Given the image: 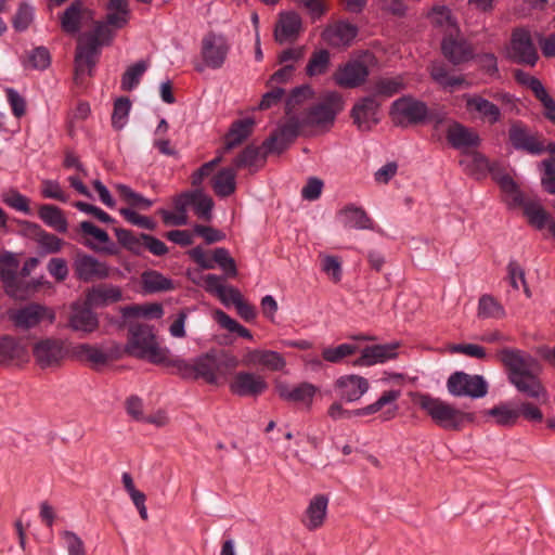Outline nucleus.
<instances>
[{
  "instance_id": "obj_47",
  "label": "nucleus",
  "mask_w": 555,
  "mask_h": 555,
  "mask_svg": "<svg viewBox=\"0 0 555 555\" xmlns=\"http://www.w3.org/2000/svg\"><path fill=\"white\" fill-rule=\"evenodd\" d=\"M360 348L356 344H341L336 347H326L322 350V357L331 363H339L345 358L354 354Z\"/></svg>"
},
{
  "instance_id": "obj_8",
  "label": "nucleus",
  "mask_w": 555,
  "mask_h": 555,
  "mask_svg": "<svg viewBox=\"0 0 555 555\" xmlns=\"http://www.w3.org/2000/svg\"><path fill=\"white\" fill-rule=\"evenodd\" d=\"M509 56L519 64L534 66L538 59V50L533 43L530 31L526 28H516L512 33Z\"/></svg>"
},
{
  "instance_id": "obj_27",
  "label": "nucleus",
  "mask_w": 555,
  "mask_h": 555,
  "mask_svg": "<svg viewBox=\"0 0 555 555\" xmlns=\"http://www.w3.org/2000/svg\"><path fill=\"white\" fill-rule=\"evenodd\" d=\"M46 317H49L50 320L53 318L44 307L36 304L28 305L12 313L14 323L24 328L37 325Z\"/></svg>"
},
{
  "instance_id": "obj_24",
  "label": "nucleus",
  "mask_w": 555,
  "mask_h": 555,
  "mask_svg": "<svg viewBox=\"0 0 555 555\" xmlns=\"http://www.w3.org/2000/svg\"><path fill=\"white\" fill-rule=\"evenodd\" d=\"M397 345H373L361 350V356L354 361V365L371 366L384 363L396 357Z\"/></svg>"
},
{
  "instance_id": "obj_34",
  "label": "nucleus",
  "mask_w": 555,
  "mask_h": 555,
  "mask_svg": "<svg viewBox=\"0 0 555 555\" xmlns=\"http://www.w3.org/2000/svg\"><path fill=\"white\" fill-rule=\"evenodd\" d=\"M276 389L281 398L294 402H310L315 393V387L309 383H302L296 387L280 384Z\"/></svg>"
},
{
  "instance_id": "obj_35",
  "label": "nucleus",
  "mask_w": 555,
  "mask_h": 555,
  "mask_svg": "<svg viewBox=\"0 0 555 555\" xmlns=\"http://www.w3.org/2000/svg\"><path fill=\"white\" fill-rule=\"evenodd\" d=\"M344 225L354 229H373V221L366 212L354 205H348L339 211Z\"/></svg>"
},
{
  "instance_id": "obj_60",
  "label": "nucleus",
  "mask_w": 555,
  "mask_h": 555,
  "mask_svg": "<svg viewBox=\"0 0 555 555\" xmlns=\"http://www.w3.org/2000/svg\"><path fill=\"white\" fill-rule=\"evenodd\" d=\"M312 96V90L309 86H302L293 90L286 100V114L293 115L296 106L302 101Z\"/></svg>"
},
{
  "instance_id": "obj_55",
  "label": "nucleus",
  "mask_w": 555,
  "mask_h": 555,
  "mask_svg": "<svg viewBox=\"0 0 555 555\" xmlns=\"http://www.w3.org/2000/svg\"><path fill=\"white\" fill-rule=\"evenodd\" d=\"M130 105L127 98H120L115 102L112 114V125L115 129H121L125 126Z\"/></svg>"
},
{
  "instance_id": "obj_2",
  "label": "nucleus",
  "mask_w": 555,
  "mask_h": 555,
  "mask_svg": "<svg viewBox=\"0 0 555 555\" xmlns=\"http://www.w3.org/2000/svg\"><path fill=\"white\" fill-rule=\"evenodd\" d=\"M492 176L496 183L500 185L501 190L506 195L508 205L514 207H522L524 215L527 217L531 225L541 230L548 223L550 215L542 208L539 203L527 198L508 173L502 171H493Z\"/></svg>"
},
{
  "instance_id": "obj_42",
  "label": "nucleus",
  "mask_w": 555,
  "mask_h": 555,
  "mask_svg": "<svg viewBox=\"0 0 555 555\" xmlns=\"http://www.w3.org/2000/svg\"><path fill=\"white\" fill-rule=\"evenodd\" d=\"M405 87L404 80L401 76L391 77V78H380L378 79L373 89V95L377 99L380 98H390Z\"/></svg>"
},
{
  "instance_id": "obj_9",
  "label": "nucleus",
  "mask_w": 555,
  "mask_h": 555,
  "mask_svg": "<svg viewBox=\"0 0 555 555\" xmlns=\"http://www.w3.org/2000/svg\"><path fill=\"white\" fill-rule=\"evenodd\" d=\"M343 109V99L337 92H328L323 100L310 107L301 118L305 125H325L334 120Z\"/></svg>"
},
{
  "instance_id": "obj_15",
  "label": "nucleus",
  "mask_w": 555,
  "mask_h": 555,
  "mask_svg": "<svg viewBox=\"0 0 555 555\" xmlns=\"http://www.w3.org/2000/svg\"><path fill=\"white\" fill-rule=\"evenodd\" d=\"M75 275L83 282L102 280L108 276V268L94 257L78 253L73 263Z\"/></svg>"
},
{
  "instance_id": "obj_26",
  "label": "nucleus",
  "mask_w": 555,
  "mask_h": 555,
  "mask_svg": "<svg viewBox=\"0 0 555 555\" xmlns=\"http://www.w3.org/2000/svg\"><path fill=\"white\" fill-rule=\"evenodd\" d=\"M246 365H262L270 371H280L285 366L284 358L272 350H249L244 359Z\"/></svg>"
},
{
  "instance_id": "obj_41",
  "label": "nucleus",
  "mask_w": 555,
  "mask_h": 555,
  "mask_svg": "<svg viewBox=\"0 0 555 555\" xmlns=\"http://www.w3.org/2000/svg\"><path fill=\"white\" fill-rule=\"evenodd\" d=\"M26 357L25 348L11 337L0 338V363L17 360L22 361Z\"/></svg>"
},
{
  "instance_id": "obj_37",
  "label": "nucleus",
  "mask_w": 555,
  "mask_h": 555,
  "mask_svg": "<svg viewBox=\"0 0 555 555\" xmlns=\"http://www.w3.org/2000/svg\"><path fill=\"white\" fill-rule=\"evenodd\" d=\"M85 9L80 1H74L61 16L62 29L67 34H76L81 29Z\"/></svg>"
},
{
  "instance_id": "obj_20",
  "label": "nucleus",
  "mask_w": 555,
  "mask_h": 555,
  "mask_svg": "<svg viewBox=\"0 0 555 555\" xmlns=\"http://www.w3.org/2000/svg\"><path fill=\"white\" fill-rule=\"evenodd\" d=\"M369 76L364 61H352L340 67L335 74L336 82L341 87L354 88L363 83Z\"/></svg>"
},
{
  "instance_id": "obj_62",
  "label": "nucleus",
  "mask_w": 555,
  "mask_h": 555,
  "mask_svg": "<svg viewBox=\"0 0 555 555\" xmlns=\"http://www.w3.org/2000/svg\"><path fill=\"white\" fill-rule=\"evenodd\" d=\"M124 315L126 318L130 317H151V318H160L163 315V308L160 305L153 304L146 307L132 306L125 308Z\"/></svg>"
},
{
  "instance_id": "obj_23",
  "label": "nucleus",
  "mask_w": 555,
  "mask_h": 555,
  "mask_svg": "<svg viewBox=\"0 0 555 555\" xmlns=\"http://www.w3.org/2000/svg\"><path fill=\"white\" fill-rule=\"evenodd\" d=\"M430 76L435 82L448 92H454L469 86L464 76L451 74L449 68L441 63L431 65Z\"/></svg>"
},
{
  "instance_id": "obj_51",
  "label": "nucleus",
  "mask_w": 555,
  "mask_h": 555,
  "mask_svg": "<svg viewBox=\"0 0 555 555\" xmlns=\"http://www.w3.org/2000/svg\"><path fill=\"white\" fill-rule=\"evenodd\" d=\"M147 69V64L143 61L135 63L134 65L128 67L121 78V88L125 91H131L134 89L139 82L145 70Z\"/></svg>"
},
{
  "instance_id": "obj_31",
  "label": "nucleus",
  "mask_w": 555,
  "mask_h": 555,
  "mask_svg": "<svg viewBox=\"0 0 555 555\" xmlns=\"http://www.w3.org/2000/svg\"><path fill=\"white\" fill-rule=\"evenodd\" d=\"M17 264L13 260L5 261L1 270V278L7 294L15 299H24L27 296V288L23 287L16 273Z\"/></svg>"
},
{
  "instance_id": "obj_3",
  "label": "nucleus",
  "mask_w": 555,
  "mask_h": 555,
  "mask_svg": "<svg viewBox=\"0 0 555 555\" xmlns=\"http://www.w3.org/2000/svg\"><path fill=\"white\" fill-rule=\"evenodd\" d=\"M414 402L424 410L437 425L446 429H459L465 418V413L439 398H434L429 395H417Z\"/></svg>"
},
{
  "instance_id": "obj_57",
  "label": "nucleus",
  "mask_w": 555,
  "mask_h": 555,
  "mask_svg": "<svg viewBox=\"0 0 555 555\" xmlns=\"http://www.w3.org/2000/svg\"><path fill=\"white\" fill-rule=\"evenodd\" d=\"M298 8L305 10L312 20L325 14L327 7L325 0H294Z\"/></svg>"
},
{
  "instance_id": "obj_22",
  "label": "nucleus",
  "mask_w": 555,
  "mask_h": 555,
  "mask_svg": "<svg viewBox=\"0 0 555 555\" xmlns=\"http://www.w3.org/2000/svg\"><path fill=\"white\" fill-rule=\"evenodd\" d=\"M336 388L341 399L352 402L367 391L369 382L359 375H346L337 379Z\"/></svg>"
},
{
  "instance_id": "obj_19",
  "label": "nucleus",
  "mask_w": 555,
  "mask_h": 555,
  "mask_svg": "<svg viewBox=\"0 0 555 555\" xmlns=\"http://www.w3.org/2000/svg\"><path fill=\"white\" fill-rule=\"evenodd\" d=\"M379 102L375 95L371 94L361 99L352 108V117L360 130H370L372 125L378 122L376 117Z\"/></svg>"
},
{
  "instance_id": "obj_64",
  "label": "nucleus",
  "mask_w": 555,
  "mask_h": 555,
  "mask_svg": "<svg viewBox=\"0 0 555 555\" xmlns=\"http://www.w3.org/2000/svg\"><path fill=\"white\" fill-rule=\"evenodd\" d=\"M304 125L305 124L302 119L299 117L295 115H288L287 121L281 128H279L278 131L282 134V137L293 142Z\"/></svg>"
},
{
  "instance_id": "obj_40",
  "label": "nucleus",
  "mask_w": 555,
  "mask_h": 555,
  "mask_svg": "<svg viewBox=\"0 0 555 555\" xmlns=\"http://www.w3.org/2000/svg\"><path fill=\"white\" fill-rule=\"evenodd\" d=\"M255 121L251 118H245L233 122L225 141V150H232L240 145L250 133Z\"/></svg>"
},
{
  "instance_id": "obj_48",
  "label": "nucleus",
  "mask_w": 555,
  "mask_h": 555,
  "mask_svg": "<svg viewBox=\"0 0 555 555\" xmlns=\"http://www.w3.org/2000/svg\"><path fill=\"white\" fill-rule=\"evenodd\" d=\"M490 415L502 426L514 425L520 416L519 409L512 404H501L490 410Z\"/></svg>"
},
{
  "instance_id": "obj_7",
  "label": "nucleus",
  "mask_w": 555,
  "mask_h": 555,
  "mask_svg": "<svg viewBox=\"0 0 555 555\" xmlns=\"http://www.w3.org/2000/svg\"><path fill=\"white\" fill-rule=\"evenodd\" d=\"M73 353L77 359L89 362L91 365L95 366L121 358L122 347L115 341L104 344L101 347L79 344L74 347Z\"/></svg>"
},
{
  "instance_id": "obj_4",
  "label": "nucleus",
  "mask_w": 555,
  "mask_h": 555,
  "mask_svg": "<svg viewBox=\"0 0 555 555\" xmlns=\"http://www.w3.org/2000/svg\"><path fill=\"white\" fill-rule=\"evenodd\" d=\"M168 367L176 369V372L183 378H203L206 383L218 385L220 383L215 353H205L189 363L180 358L168 360Z\"/></svg>"
},
{
  "instance_id": "obj_10",
  "label": "nucleus",
  "mask_w": 555,
  "mask_h": 555,
  "mask_svg": "<svg viewBox=\"0 0 555 555\" xmlns=\"http://www.w3.org/2000/svg\"><path fill=\"white\" fill-rule=\"evenodd\" d=\"M448 390L453 396H469L481 398L487 395L488 385L479 375H469L464 372L453 373L447 383Z\"/></svg>"
},
{
  "instance_id": "obj_46",
  "label": "nucleus",
  "mask_w": 555,
  "mask_h": 555,
  "mask_svg": "<svg viewBox=\"0 0 555 555\" xmlns=\"http://www.w3.org/2000/svg\"><path fill=\"white\" fill-rule=\"evenodd\" d=\"M116 191L119 194L120 198L124 199L129 206L133 208L147 210L153 205V201L134 192L128 185L117 184Z\"/></svg>"
},
{
  "instance_id": "obj_52",
  "label": "nucleus",
  "mask_w": 555,
  "mask_h": 555,
  "mask_svg": "<svg viewBox=\"0 0 555 555\" xmlns=\"http://www.w3.org/2000/svg\"><path fill=\"white\" fill-rule=\"evenodd\" d=\"M433 24L446 29V34L450 30L457 31L459 27L455 20L451 16L450 11L444 7H436L429 14Z\"/></svg>"
},
{
  "instance_id": "obj_45",
  "label": "nucleus",
  "mask_w": 555,
  "mask_h": 555,
  "mask_svg": "<svg viewBox=\"0 0 555 555\" xmlns=\"http://www.w3.org/2000/svg\"><path fill=\"white\" fill-rule=\"evenodd\" d=\"M142 284L145 291L155 293L169 291L173 287L171 280L157 271H147L142 274Z\"/></svg>"
},
{
  "instance_id": "obj_49",
  "label": "nucleus",
  "mask_w": 555,
  "mask_h": 555,
  "mask_svg": "<svg viewBox=\"0 0 555 555\" xmlns=\"http://www.w3.org/2000/svg\"><path fill=\"white\" fill-rule=\"evenodd\" d=\"M51 63V56L47 48L37 47L33 49L24 61V65L27 68L37 70L46 69Z\"/></svg>"
},
{
  "instance_id": "obj_59",
  "label": "nucleus",
  "mask_w": 555,
  "mask_h": 555,
  "mask_svg": "<svg viewBox=\"0 0 555 555\" xmlns=\"http://www.w3.org/2000/svg\"><path fill=\"white\" fill-rule=\"evenodd\" d=\"M479 314L485 318H500L503 314V309L493 297L483 295L479 299Z\"/></svg>"
},
{
  "instance_id": "obj_33",
  "label": "nucleus",
  "mask_w": 555,
  "mask_h": 555,
  "mask_svg": "<svg viewBox=\"0 0 555 555\" xmlns=\"http://www.w3.org/2000/svg\"><path fill=\"white\" fill-rule=\"evenodd\" d=\"M357 27L350 23L338 22L324 31V38L331 46H348L357 36Z\"/></svg>"
},
{
  "instance_id": "obj_11",
  "label": "nucleus",
  "mask_w": 555,
  "mask_h": 555,
  "mask_svg": "<svg viewBox=\"0 0 555 555\" xmlns=\"http://www.w3.org/2000/svg\"><path fill=\"white\" fill-rule=\"evenodd\" d=\"M230 44L222 35L210 33L202 40V59L209 68H220L227 59Z\"/></svg>"
},
{
  "instance_id": "obj_63",
  "label": "nucleus",
  "mask_w": 555,
  "mask_h": 555,
  "mask_svg": "<svg viewBox=\"0 0 555 555\" xmlns=\"http://www.w3.org/2000/svg\"><path fill=\"white\" fill-rule=\"evenodd\" d=\"M214 262L218 263L229 276L236 275V267L234 260L229 256L224 248H216L212 253Z\"/></svg>"
},
{
  "instance_id": "obj_6",
  "label": "nucleus",
  "mask_w": 555,
  "mask_h": 555,
  "mask_svg": "<svg viewBox=\"0 0 555 555\" xmlns=\"http://www.w3.org/2000/svg\"><path fill=\"white\" fill-rule=\"evenodd\" d=\"M508 140L514 149L528 154L540 155L546 151L542 135L538 132H532L518 120L511 124Z\"/></svg>"
},
{
  "instance_id": "obj_38",
  "label": "nucleus",
  "mask_w": 555,
  "mask_h": 555,
  "mask_svg": "<svg viewBox=\"0 0 555 555\" xmlns=\"http://www.w3.org/2000/svg\"><path fill=\"white\" fill-rule=\"evenodd\" d=\"M39 218L50 228L60 233H65L68 228V222L63 211L54 205L43 204L39 206Z\"/></svg>"
},
{
  "instance_id": "obj_53",
  "label": "nucleus",
  "mask_w": 555,
  "mask_h": 555,
  "mask_svg": "<svg viewBox=\"0 0 555 555\" xmlns=\"http://www.w3.org/2000/svg\"><path fill=\"white\" fill-rule=\"evenodd\" d=\"M34 18V9L27 2H22L15 13L12 23L13 27L17 31L26 30L31 24Z\"/></svg>"
},
{
  "instance_id": "obj_29",
  "label": "nucleus",
  "mask_w": 555,
  "mask_h": 555,
  "mask_svg": "<svg viewBox=\"0 0 555 555\" xmlns=\"http://www.w3.org/2000/svg\"><path fill=\"white\" fill-rule=\"evenodd\" d=\"M447 139L455 149L475 147L479 144V137L477 133L459 122H452L449 125Z\"/></svg>"
},
{
  "instance_id": "obj_43",
  "label": "nucleus",
  "mask_w": 555,
  "mask_h": 555,
  "mask_svg": "<svg viewBox=\"0 0 555 555\" xmlns=\"http://www.w3.org/2000/svg\"><path fill=\"white\" fill-rule=\"evenodd\" d=\"M268 153L261 147L247 146L234 160L235 168L258 167L262 163Z\"/></svg>"
},
{
  "instance_id": "obj_1",
  "label": "nucleus",
  "mask_w": 555,
  "mask_h": 555,
  "mask_svg": "<svg viewBox=\"0 0 555 555\" xmlns=\"http://www.w3.org/2000/svg\"><path fill=\"white\" fill-rule=\"evenodd\" d=\"M125 326L128 330L127 344L122 348V354L146 359L154 364H164L168 366V360H171L170 351L162 347L156 339L153 327L147 323L138 320L126 321Z\"/></svg>"
},
{
  "instance_id": "obj_61",
  "label": "nucleus",
  "mask_w": 555,
  "mask_h": 555,
  "mask_svg": "<svg viewBox=\"0 0 555 555\" xmlns=\"http://www.w3.org/2000/svg\"><path fill=\"white\" fill-rule=\"evenodd\" d=\"M62 539L68 555H87L83 541L73 531H64Z\"/></svg>"
},
{
  "instance_id": "obj_32",
  "label": "nucleus",
  "mask_w": 555,
  "mask_h": 555,
  "mask_svg": "<svg viewBox=\"0 0 555 555\" xmlns=\"http://www.w3.org/2000/svg\"><path fill=\"white\" fill-rule=\"evenodd\" d=\"M538 373H528L521 376L516 375L511 383L517 388L518 391L527 395L530 398L546 401V392L537 377Z\"/></svg>"
},
{
  "instance_id": "obj_17",
  "label": "nucleus",
  "mask_w": 555,
  "mask_h": 555,
  "mask_svg": "<svg viewBox=\"0 0 555 555\" xmlns=\"http://www.w3.org/2000/svg\"><path fill=\"white\" fill-rule=\"evenodd\" d=\"M500 357L509 371V379H513L516 375L521 376L528 373L539 372L538 362L519 350L503 349Z\"/></svg>"
},
{
  "instance_id": "obj_21",
  "label": "nucleus",
  "mask_w": 555,
  "mask_h": 555,
  "mask_svg": "<svg viewBox=\"0 0 555 555\" xmlns=\"http://www.w3.org/2000/svg\"><path fill=\"white\" fill-rule=\"evenodd\" d=\"M92 306L74 305L69 314V326L72 330L82 333H91L99 326L96 314L91 309Z\"/></svg>"
},
{
  "instance_id": "obj_13",
  "label": "nucleus",
  "mask_w": 555,
  "mask_h": 555,
  "mask_svg": "<svg viewBox=\"0 0 555 555\" xmlns=\"http://www.w3.org/2000/svg\"><path fill=\"white\" fill-rule=\"evenodd\" d=\"M229 387L236 396L257 397L267 389L268 384L260 375L241 371L234 374Z\"/></svg>"
},
{
  "instance_id": "obj_18",
  "label": "nucleus",
  "mask_w": 555,
  "mask_h": 555,
  "mask_svg": "<svg viewBox=\"0 0 555 555\" xmlns=\"http://www.w3.org/2000/svg\"><path fill=\"white\" fill-rule=\"evenodd\" d=\"M442 52L454 65L464 63L473 57L472 46L460 36L459 30H450L444 35Z\"/></svg>"
},
{
  "instance_id": "obj_16",
  "label": "nucleus",
  "mask_w": 555,
  "mask_h": 555,
  "mask_svg": "<svg viewBox=\"0 0 555 555\" xmlns=\"http://www.w3.org/2000/svg\"><path fill=\"white\" fill-rule=\"evenodd\" d=\"M465 107L469 114L479 118L483 122L494 125L501 120L500 108L489 100L479 94H464Z\"/></svg>"
},
{
  "instance_id": "obj_30",
  "label": "nucleus",
  "mask_w": 555,
  "mask_h": 555,
  "mask_svg": "<svg viewBox=\"0 0 555 555\" xmlns=\"http://www.w3.org/2000/svg\"><path fill=\"white\" fill-rule=\"evenodd\" d=\"M393 111L406 118L410 122H420L427 116V106L411 98H401L393 102Z\"/></svg>"
},
{
  "instance_id": "obj_14",
  "label": "nucleus",
  "mask_w": 555,
  "mask_h": 555,
  "mask_svg": "<svg viewBox=\"0 0 555 555\" xmlns=\"http://www.w3.org/2000/svg\"><path fill=\"white\" fill-rule=\"evenodd\" d=\"M400 397L399 390H387L385 391L374 403L357 409L353 411L345 410V418H350L352 416H366L375 414L380 411L384 406H388L386 411L383 412L382 417L384 421H389L395 417L398 406L396 404L397 399Z\"/></svg>"
},
{
  "instance_id": "obj_25",
  "label": "nucleus",
  "mask_w": 555,
  "mask_h": 555,
  "mask_svg": "<svg viewBox=\"0 0 555 555\" xmlns=\"http://www.w3.org/2000/svg\"><path fill=\"white\" fill-rule=\"evenodd\" d=\"M301 29V18L296 12H285L280 15L275 26L274 36L276 41L285 42L297 37Z\"/></svg>"
},
{
  "instance_id": "obj_36",
  "label": "nucleus",
  "mask_w": 555,
  "mask_h": 555,
  "mask_svg": "<svg viewBox=\"0 0 555 555\" xmlns=\"http://www.w3.org/2000/svg\"><path fill=\"white\" fill-rule=\"evenodd\" d=\"M236 173L234 168H222L211 180V186L217 196L227 197L235 192Z\"/></svg>"
},
{
  "instance_id": "obj_5",
  "label": "nucleus",
  "mask_w": 555,
  "mask_h": 555,
  "mask_svg": "<svg viewBox=\"0 0 555 555\" xmlns=\"http://www.w3.org/2000/svg\"><path fill=\"white\" fill-rule=\"evenodd\" d=\"M104 27L102 25L95 28V33L89 36L85 41H80L75 55V78L80 79L85 75H91L92 68L100 54V39L103 36Z\"/></svg>"
},
{
  "instance_id": "obj_54",
  "label": "nucleus",
  "mask_w": 555,
  "mask_h": 555,
  "mask_svg": "<svg viewBox=\"0 0 555 555\" xmlns=\"http://www.w3.org/2000/svg\"><path fill=\"white\" fill-rule=\"evenodd\" d=\"M3 202L11 208L24 212L31 214L30 199L17 191H10L3 195Z\"/></svg>"
},
{
  "instance_id": "obj_56",
  "label": "nucleus",
  "mask_w": 555,
  "mask_h": 555,
  "mask_svg": "<svg viewBox=\"0 0 555 555\" xmlns=\"http://www.w3.org/2000/svg\"><path fill=\"white\" fill-rule=\"evenodd\" d=\"M507 271H508L509 283L513 286V288L518 289L519 288L518 281H520L524 286L525 294L527 295V297H530L531 293H530V289L525 280V271L520 267V264L517 261L512 260V261H509V263L507 266Z\"/></svg>"
},
{
  "instance_id": "obj_28",
  "label": "nucleus",
  "mask_w": 555,
  "mask_h": 555,
  "mask_svg": "<svg viewBox=\"0 0 555 555\" xmlns=\"http://www.w3.org/2000/svg\"><path fill=\"white\" fill-rule=\"evenodd\" d=\"M121 299V291L111 284H100L93 286L87 293V305L93 307L107 306Z\"/></svg>"
},
{
  "instance_id": "obj_39",
  "label": "nucleus",
  "mask_w": 555,
  "mask_h": 555,
  "mask_svg": "<svg viewBox=\"0 0 555 555\" xmlns=\"http://www.w3.org/2000/svg\"><path fill=\"white\" fill-rule=\"evenodd\" d=\"M328 499L325 495H317L314 496L308 508H307V517L308 521L306 522V527L310 530H314L319 528L326 516Z\"/></svg>"
},
{
  "instance_id": "obj_44",
  "label": "nucleus",
  "mask_w": 555,
  "mask_h": 555,
  "mask_svg": "<svg viewBox=\"0 0 555 555\" xmlns=\"http://www.w3.org/2000/svg\"><path fill=\"white\" fill-rule=\"evenodd\" d=\"M191 207H193L198 218L209 220L211 218L214 202L212 198L205 194L202 189H195L192 191Z\"/></svg>"
},
{
  "instance_id": "obj_50",
  "label": "nucleus",
  "mask_w": 555,
  "mask_h": 555,
  "mask_svg": "<svg viewBox=\"0 0 555 555\" xmlns=\"http://www.w3.org/2000/svg\"><path fill=\"white\" fill-rule=\"evenodd\" d=\"M330 65V53L326 50L314 51L307 64L306 73L308 76H318L324 74Z\"/></svg>"
},
{
  "instance_id": "obj_12",
  "label": "nucleus",
  "mask_w": 555,
  "mask_h": 555,
  "mask_svg": "<svg viewBox=\"0 0 555 555\" xmlns=\"http://www.w3.org/2000/svg\"><path fill=\"white\" fill-rule=\"evenodd\" d=\"M33 353L40 367L46 369L60 365L66 351L62 340L47 338L34 346Z\"/></svg>"
},
{
  "instance_id": "obj_58",
  "label": "nucleus",
  "mask_w": 555,
  "mask_h": 555,
  "mask_svg": "<svg viewBox=\"0 0 555 555\" xmlns=\"http://www.w3.org/2000/svg\"><path fill=\"white\" fill-rule=\"evenodd\" d=\"M121 216L131 224L137 225L146 230H154L156 228V222L149 217L139 215L131 208H121Z\"/></svg>"
}]
</instances>
